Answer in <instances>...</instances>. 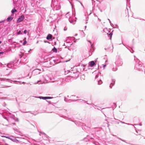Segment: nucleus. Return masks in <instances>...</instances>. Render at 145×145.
<instances>
[{
  "mask_svg": "<svg viewBox=\"0 0 145 145\" xmlns=\"http://www.w3.org/2000/svg\"><path fill=\"white\" fill-rule=\"evenodd\" d=\"M66 17L68 18H69L71 17L70 16V15L69 14V12H68L66 14Z\"/></svg>",
  "mask_w": 145,
  "mask_h": 145,
  "instance_id": "nucleus-7",
  "label": "nucleus"
},
{
  "mask_svg": "<svg viewBox=\"0 0 145 145\" xmlns=\"http://www.w3.org/2000/svg\"><path fill=\"white\" fill-rule=\"evenodd\" d=\"M17 11V10L15 8L11 10V12L13 14L15 12H16Z\"/></svg>",
  "mask_w": 145,
  "mask_h": 145,
  "instance_id": "nucleus-6",
  "label": "nucleus"
},
{
  "mask_svg": "<svg viewBox=\"0 0 145 145\" xmlns=\"http://www.w3.org/2000/svg\"><path fill=\"white\" fill-rule=\"evenodd\" d=\"M112 34L111 33H110L109 34V35L110 36V37H112Z\"/></svg>",
  "mask_w": 145,
  "mask_h": 145,
  "instance_id": "nucleus-12",
  "label": "nucleus"
},
{
  "mask_svg": "<svg viewBox=\"0 0 145 145\" xmlns=\"http://www.w3.org/2000/svg\"><path fill=\"white\" fill-rule=\"evenodd\" d=\"M27 31L26 30H24V34H26L27 33Z\"/></svg>",
  "mask_w": 145,
  "mask_h": 145,
  "instance_id": "nucleus-11",
  "label": "nucleus"
},
{
  "mask_svg": "<svg viewBox=\"0 0 145 145\" xmlns=\"http://www.w3.org/2000/svg\"><path fill=\"white\" fill-rule=\"evenodd\" d=\"M40 99H42L44 100L46 99H49L52 98V97H39Z\"/></svg>",
  "mask_w": 145,
  "mask_h": 145,
  "instance_id": "nucleus-2",
  "label": "nucleus"
},
{
  "mask_svg": "<svg viewBox=\"0 0 145 145\" xmlns=\"http://www.w3.org/2000/svg\"><path fill=\"white\" fill-rule=\"evenodd\" d=\"M106 29H105V30H106Z\"/></svg>",
  "mask_w": 145,
  "mask_h": 145,
  "instance_id": "nucleus-16",
  "label": "nucleus"
},
{
  "mask_svg": "<svg viewBox=\"0 0 145 145\" xmlns=\"http://www.w3.org/2000/svg\"><path fill=\"white\" fill-rule=\"evenodd\" d=\"M21 33V31H19L18 32V35H19L20 34V33Z\"/></svg>",
  "mask_w": 145,
  "mask_h": 145,
  "instance_id": "nucleus-10",
  "label": "nucleus"
},
{
  "mask_svg": "<svg viewBox=\"0 0 145 145\" xmlns=\"http://www.w3.org/2000/svg\"><path fill=\"white\" fill-rule=\"evenodd\" d=\"M53 51L55 52H57V49L56 48H55V47L53 49Z\"/></svg>",
  "mask_w": 145,
  "mask_h": 145,
  "instance_id": "nucleus-8",
  "label": "nucleus"
},
{
  "mask_svg": "<svg viewBox=\"0 0 145 145\" xmlns=\"http://www.w3.org/2000/svg\"><path fill=\"white\" fill-rule=\"evenodd\" d=\"M26 41H25V42H24V43H23V44H24V45H25L26 44Z\"/></svg>",
  "mask_w": 145,
  "mask_h": 145,
  "instance_id": "nucleus-13",
  "label": "nucleus"
},
{
  "mask_svg": "<svg viewBox=\"0 0 145 145\" xmlns=\"http://www.w3.org/2000/svg\"><path fill=\"white\" fill-rule=\"evenodd\" d=\"M2 43V42L0 41V44H1Z\"/></svg>",
  "mask_w": 145,
  "mask_h": 145,
  "instance_id": "nucleus-15",
  "label": "nucleus"
},
{
  "mask_svg": "<svg viewBox=\"0 0 145 145\" xmlns=\"http://www.w3.org/2000/svg\"><path fill=\"white\" fill-rule=\"evenodd\" d=\"M4 21H5V20L2 21L0 22V23H2V22H4Z\"/></svg>",
  "mask_w": 145,
  "mask_h": 145,
  "instance_id": "nucleus-14",
  "label": "nucleus"
},
{
  "mask_svg": "<svg viewBox=\"0 0 145 145\" xmlns=\"http://www.w3.org/2000/svg\"><path fill=\"white\" fill-rule=\"evenodd\" d=\"M13 19V18L11 16L8 17L7 19V20L8 22H11Z\"/></svg>",
  "mask_w": 145,
  "mask_h": 145,
  "instance_id": "nucleus-3",
  "label": "nucleus"
},
{
  "mask_svg": "<svg viewBox=\"0 0 145 145\" xmlns=\"http://www.w3.org/2000/svg\"><path fill=\"white\" fill-rule=\"evenodd\" d=\"M95 62L93 61H92L90 62V66L91 67H93L95 65Z\"/></svg>",
  "mask_w": 145,
  "mask_h": 145,
  "instance_id": "nucleus-5",
  "label": "nucleus"
},
{
  "mask_svg": "<svg viewBox=\"0 0 145 145\" xmlns=\"http://www.w3.org/2000/svg\"><path fill=\"white\" fill-rule=\"evenodd\" d=\"M102 82L101 81V80H100L99 81H98V84H102Z\"/></svg>",
  "mask_w": 145,
  "mask_h": 145,
  "instance_id": "nucleus-9",
  "label": "nucleus"
},
{
  "mask_svg": "<svg viewBox=\"0 0 145 145\" xmlns=\"http://www.w3.org/2000/svg\"><path fill=\"white\" fill-rule=\"evenodd\" d=\"M52 35L50 34H49L48 35L46 39L47 40L51 39L52 38Z\"/></svg>",
  "mask_w": 145,
  "mask_h": 145,
  "instance_id": "nucleus-4",
  "label": "nucleus"
},
{
  "mask_svg": "<svg viewBox=\"0 0 145 145\" xmlns=\"http://www.w3.org/2000/svg\"><path fill=\"white\" fill-rule=\"evenodd\" d=\"M24 19V15L21 16L17 20V22L19 23L22 21Z\"/></svg>",
  "mask_w": 145,
  "mask_h": 145,
  "instance_id": "nucleus-1",
  "label": "nucleus"
},
{
  "mask_svg": "<svg viewBox=\"0 0 145 145\" xmlns=\"http://www.w3.org/2000/svg\"><path fill=\"white\" fill-rule=\"evenodd\" d=\"M108 34V33H107V34Z\"/></svg>",
  "mask_w": 145,
  "mask_h": 145,
  "instance_id": "nucleus-17",
  "label": "nucleus"
}]
</instances>
